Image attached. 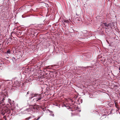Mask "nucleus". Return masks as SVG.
<instances>
[{
    "label": "nucleus",
    "instance_id": "nucleus-10",
    "mask_svg": "<svg viewBox=\"0 0 120 120\" xmlns=\"http://www.w3.org/2000/svg\"><path fill=\"white\" fill-rule=\"evenodd\" d=\"M50 116H54V114H53L52 112H51V113L49 114Z\"/></svg>",
    "mask_w": 120,
    "mask_h": 120
},
{
    "label": "nucleus",
    "instance_id": "nucleus-5",
    "mask_svg": "<svg viewBox=\"0 0 120 120\" xmlns=\"http://www.w3.org/2000/svg\"><path fill=\"white\" fill-rule=\"evenodd\" d=\"M7 82H3L0 85V87H3L5 86V85L6 84Z\"/></svg>",
    "mask_w": 120,
    "mask_h": 120
},
{
    "label": "nucleus",
    "instance_id": "nucleus-17",
    "mask_svg": "<svg viewBox=\"0 0 120 120\" xmlns=\"http://www.w3.org/2000/svg\"><path fill=\"white\" fill-rule=\"evenodd\" d=\"M2 114L3 115H4L5 114H3V113H2Z\"/></svg>",
    "mask_w": 120,
    "mask_h": 120
},
{
    "label": "nucleus",
    "instance_id": "nucleus-18",
    "mask_svg": "<svg viewBox=\"0 0 120 120\" xmlns=\"http://www.w3.org/2000/svg\"><path fill=\"white\" fill-rule=\"evenodd\" d=\"M119 69L120 70V68H119Z\"/></svg>",
    "mask_w": 120,
    "mask_h": 120
},
{
    "label": "nucleus",
    "instance_id": "nucleus-9",
    "mask_svg": "<svg viewBox=\"0 0 120 120\" xmlns=\"http://www.w3.org/2000/svg\"><path fill=\"white\" fill-rule=\"evenodd\" d=\"M11 101V100L10 99H8V102L10 104V105H11V106H12V105L11 104V103L10 102V101Z\"/></svg>",
    "mask_w": 120,
    "mask_h": 120
},
{
    "label": "nucleus",
    "instance_id": "nucleus-14",
    "mask_svg": "<svg viewBox=\"0 0 120 120\" xmlns=\"http://www.w3.org/2000/svg\"><path fill=\"white\" fill-rule=\"evenodd\" d=\"M12 59H13H13H14V60H15V58H14V57H12Z\"/></svg>",
    "mask_w": 120,
    "mask_h": 120
},
{
    "label": "nucleus",
    "instance_id": "nucleus-12",
    "mask_svg": "<svg viewBox=\"0 0 120 120\" xmlns=\"http://www.w3.org/2000/svg\"><path fill=\"white\" fill-rule=\"evenodd\" d=\"M29 69V68H27L26 69V71H28Z\"/></svg>",
    "mask_w": 120,
    "mask_h": 120
},
{
    "label": "nucleus",
    "instance_id": "nucleus-21",
    "mask_svg": "<svg viewBox=\"0 0 120 120\" xmlns=\"http://www.w3.org/2000/svg\"><path fill=\"white\" fill-rule=\"evenodd\" d=\"M4 100V99H2V100Z\"/></svg>",
    "mask_w": 120,
    "mask_h": 120
},
{
    "label": "nucleus",
    "instance_id": "nucleus-1",
    "mask_svg": "<svg viewBox=\"0 0 120 120\" xmlns=\"http://www.w3.org/2000/svg\"><path fill=\"white\" fill-rule=\"evenodd\" d=\"M26 96L29 98V100H31V102L33 105H35L37 101L41 99L40 95L39 94H33L30 91H28Z\"/></svg>",
    "mask_w": 120,
    "mask_h": 120
},
{
    "label": "nucleus",
    "instance_id": "nucleus-6",
    "mask_svg": "<svg viewBox=\"0 0 120 120\" xmlns=\"http://www.w3.org/2000/svg\"><path fill=\"white\" fill-rule=\"evenodd\" d=\"M63 21L64 22L68 24L69 22V21L68 20H66L65 19L63 20Z\"/></svg>",
    "mask_w": 120,
    "mask_h": 120
},
{
    "label": "nucleus",
    "instance_id": "nucleus-8",
    "mask_svg": "<svg viewBox=\"0 0 120 120\" xmlns=\"http://www.w3.org/2000/svg\"><path fill=\"white\" fill-rule=\"evenodd\" d=\"M7 54H10L11 53L10 51V50H8L7 52Z\"/></svg>",
    "mask_w": 120,
    "mask_h": 120
},
{
    "label": "nucleus",
    "instance_id": "nucleus-16",
    "mask_svg": "<svg viewBox=\"0 0 120 120\" xmlns=\"http://www.w3.org/2000/svg\"><path fill=\"white\" fill-rule=\"evenodd\" d=\"M69 108H72V107L71 106L69 107Z\"/></svg>",
    "mask_w": 120,
    "mask_h": 120
},
{
    "label": "nucleus",
    "instance_id": "nucleus-15",
    "mask_svg": "<svg viewBox=\"0 0 120 120\" xmlns=\"http://www.w3.org/2000/svg\"><path fill=\"white\" fill-rule=\"evenodd\" d=\"M10 112V111L9 110L8 112V113L9 114V113Z\"/></svg>",
    "mask_w": 120,
    "mask_h": 120
},
{
    "label": "nucleus",
    "instance_id": "nucleus-3",
    "mask_svg": "<svg viewBox=\"0 0 120 120\" xmlns=\"http://www.w3.org/2000/svg\"><path fill=\"white\" fill-rule=\"evenodd\" d=\"M40 117H38V118L37 119H36L34 118V117L32 115L31 116L29 117H27L26 118V120H38L40 118Z\"/></svg>",
    "mask_w": 120,
    "mask_h": 120
},
{
    "label": "nucleus",
    "instance_id": "nucleus-22",
    "mask_svg": "<svg viewBox=\"0 0 120 120\" xmlns=\"http://www.w3.org/2000/svg\"><path fill=\"white\" fill-rule=\"evenodd\" d=\"M119 113H120V112H119Z\"/></svg>",
    "mask_w": 120,
    "mask_h": 120
},
{
    "label": "nucleus",
    "instance_id": "nucleus-19",
    "mask_svg": "<svg viewBox=\"0 0 120 120\" xmlns=\"http://www.w3.org/2000/svg\"><path fill=\"white\" fill-rule=\"evenodd\" d=\"M72 106H74V105H73Z\"/></svg>",
    "mask_w": 120,
    "mask_h": 120
},
{
    "label": "nucleus",
    "instance_id": "nucleus-2",
    "mask_svg": "<svg viewBox=\"0 0 120 120\" xmlns=\"http://www.w3.org/2000/svg\"><path fill=\"white\" fill-rule=\"evenodd\" d=\"M37 110L36 108H35L33 106H30L29 108L24 110V112L26 113L27 112H30L31 113H35V111Z\"/></svg>",
    "mask_w": 120,
    "mask_h": 120
},
{
    "label": "nucleus",
    "instance_id": "nucleus-7",
    "mask_svg": "<svg viewBox=\"0 0 120 120\" xmlns=\"http://www.w3.org/2000/svg\"><path fill=\"white\" fill-rule=\"evenodd\" d=\"M106 115H103L101 116V118H106Z\"/></svg>",
    "mask_w": 120,
    "mask_h": 120
},
{
    "label": "nucleus",
    "instance_id": "nucleus-11",
    "mask_svg": "<svg viewBox=\"0 0 120 120\" xmlns=\"http://www.w3.org/2000/svg\"><path fill=\"white\" fill-rule=\"evenodd\" d=\"M49 68H50L51 69H52L53 68V66H49L48 67Z\"/></svg>",
    "mask_w": 120,
    "mask_h": 120
},
{
    "label": "nucleus",
    "instance_id": "nucleus-13",
    "mask_svg": "<svg viewBox=\"0 0 120 120\" xmlns=\"http://www.w3.org/2000/svg\"><path fill=\"white\" fill-rule=\"evenodd\" d=\"M43 112H42L41 114V116H42V115H43Z\"/></svg>",
    "mask_w": 120,
    "mask_h": 120
},
{
    "label": "nucleus",
    "instance_id": "nucleus-20",
    "mask_svg": "<svg viewBox=\"0 0 120 120\" xmlns=\"http://www.w3.org/2000/svg\"><path fill=\"white\" fill-rule=\"evenodd\" d=\"M4 100V99H2V100Z\"/></svg>",
    "mask_w": 120,
    "mask_h": 120
},
{
    "label": "nucleus",
    "instance_id": "nucleus-4",
    "mask_svg": "<svg viewBox=\"0 0 120 120\" xmlns=\"http://www.w3.org/2000/svg\"><path fill=\"white\" fill-rule=\"evenodd\" d=\"M104 24L105 26L108 28H113V27H114L113 25L111 23H109L108 24H107L106 23H104Z\"/></svg>",
    "mask_w": 120,
    "mask_h": 120
}]
</instances>
